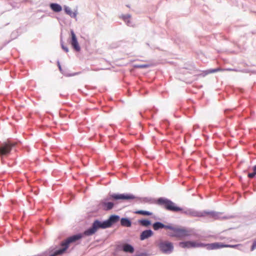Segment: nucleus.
Listing matches in <instances>:
<instances>
[{
  "mask_svg": "<svg viewBox=\"0 0 256 256\" xmlns=\"http://www.w3.org/2000/svg\"><path fill=\"white\" fill-rule=\"evenodd\" d=\"M120 220L118 216L112 215L106 221L101 222L98 220H95L92 227L86 230L84 234L86 236H91L94 234L100 228H106L111 226L112 225L118 222Z\"/></svg>",
  "mask_w": 256,
  "mask_h": 256,
  "instance_id": "f257e3e1",
  "label": "nucleus"
},
{
  "mask_svg": "<svg viewBox=\"0 0 256 256\" xmlns=\"http://www.w3.org/2000/svg\"><path fill=\"white\" fill-rule=\"evenodd\" d=\"M168 234L171 237H176L179 240H182L190 236L191 231L185 228L173 227L170 226Z\"/></svg>",
  "mask_w": 256,
  "mask_h": 256,
  "instance_id": "f03ea898",
  "label": "nucleus"
},
{
  "mask_svg": "<svg viewBox=\"0 0 256 256\" xmlns=\"http://www.w3.org/2000/svg\"><path fill=\"white\" fill-rule=\"evenodd\" d=\"M156 203L170 211L178 212L182 210L181 208L176 206L172 202L164 198H159Z\"/></svg>",
  "mask_w": 256,
  "mask_h": 256,
  "instance_id": "7ed1b4c3",
  "label": "nucleus"
},
{
  "mask_svg": "<svg viewBox=\"0 0 256 256\" xmlns=\"http://www.w3.org/2000/svg\"><path fill=\"white\" fill-rule=\"evenodd\" d=\"M14 142H6L2 144L0 147V154L2 156L6 155L10 152L12 147L16 145Z\"/></svg>",
  "mask_w": 256,
  "mask_h": 256,
  "instance_id": "20e7f679",
  "label": "nucleus"
},
{
  "mask_svg": "<svg viewBox=\"0 0 256 256\" xmlns=\"http://www.w3.org/2000/svg\"><path fill=\"white\" fill-rule=\"evenodd\" d=\"M179 246L184 248H198L204 246V245L201 243L196 242L194 241H186L180 242L178 244Z\"/></svg>",
  "mask_w": 256,
  "mask_h": 256,
  "instance_id": "39448f33",
  "label": "nucleus"
},
{
  "mask_svg": "<svg viewBox=\"0 0 256 256\" xmlns=\"http://www.w3.org/2000/svg\"><path fill=\"white\" fill-rule=\"evenodd\" d=\"M135 198V196L132 194H113L110 195L109 200H134Z\"/></svg>",
  "mask_w": 256,
  "mask_h": 256,
  "instance_id": "423d86ee",
  "label": "nucleus"
},
{
  "mask_svg": "<svg viewBox=\"0 0 256 256\" xmlns=\"http://www.w3.org/2000/svg\"><path fill=\"white\" fill-rule=\"evenodd\" d=\"M160 248L164 252H171L173 250L174 246L172 242H165L160 244Z\"/></svg>",
  "mask_w": 256,
  "mask_h": 256,
  "instance_id": "0eeeda50",
  "label": "nucleus"
},
{
  "mask_svg": "<svg viewBox=\"0 0 256 256\" xmlns=\"http://www.w3.org/2000/svg\"><path fill=\"white\" fill-rule=\"evenodd\" d=\"M70 32L72 36L71 44L76 51L78 52L80 50V48L78 45L76 34L72 30H71Z\"/></svg>",
  "mask_w": 256,
  "mask_h": 256,
  "instance_id": "6e6552de",
  "label": "nucleus"
},
{
  "mask_svg": "<svg viewBox=\"0 0 256 256\" xmlns=\"http://www.w3.org/2000/svg\"><path fill=\"white\" fill-rule=\"evenodd\" d=\"M100 206L104 210H108L112 209L114 204L112 202H106V200H104L100 202Z\"/></svg>",
  "mask_w": 256,
  "mask_h": 256,
  "instance_id": "1a4fd4ad",
  "label": "nucleus"
},
{
  "mask_svg": "<svg viewBox=\"0 0 256 256\" xmlns=\"http://www.w3.org/2000/svg\"><path fill=\"white\" fill-rule=\"evenodd\" d=\"M207 249L214 250L224 248V244L220 242H214L206 245Z\"/></svg>",
  "mask_w": 256,
  "mask_h": 256,
  "instance_id": "9d476101",
  "label": "nucleus"
},
{
  "mask_svg": "<svg viewBox=\"0 0 256 256\" xmlns=\"http://www.w3.org/2000/svg\"><path fill=\"white\" fill-rule=\"evenodd\" d=\"M153 234V232L150 230H148L143 231L140 235V240H144L146 239H147L152 236Z\"/></svg>",
  "mask_w": 256,
  "mask_h": 256,
  "instance_id": "9b49d317",
  "label": "nucleus"
},
{
  "mask_svg": "<svg viewBox=\"0 0 256 256\" xmlns=\"http://www.w3.org/2000/svg\"><path fill=\"white\" fill-rule=\"evenodd\" d=\"M170 226H166L160 222H156L153 224L152 227L155 230H157L160 228H166L170 230Z\"/></svg>",
  "mask_w": 256,
  "mask_h": 256,
  "instance_id": "f8f14e48",
  "label": "nucleus"
},
{
  "mask_svg": "<svg viewBox=\"0 0 256 256\" xmlns=\"http://www.w3.org/2000/svg\"><path fill=\"white\" fill-rule=\"evenodd\" d=\"M120 224L123 226L130 227L132 225V222L130 220L127 218H122L120 220Z\"/></svg>",
  "mask_w": 256,
  "mask_h": 256,
  "instance_id": "ddd939ff",
  "label": "nucleus"
},
{
  "mask_svg": "<svg viewBox=\"0 0 256 256\" xmlns=\"http://www.w3.org/2000/svg\"><path fill=\"white\" fill-rule=\"evenodd\" d=\"M50 8L55 12H60L62 10V6L58 4H50Z\"/></svg>",
  "mask_w": 256,
  "mask_h": 256,
  "instance_id": "4468645a",
  "label": "nucleus"
},
{
  "mask_svg": "<svg viewBox=\"0 0 256 256\" xmlns=\"http://www.w3.org/2000/svg\"><path fill=\"white\" fill-rule=\"evenodd\" d=\"M123 250L125 252L133 253L134 252V248L129 244H125L123 246Z\"/></svg>",
  "mask_w": 256,
  "mask_h": 256,
  "instance_id": "2eb2a0df",
  "label": "nucleus"
},
{
  "mask_svg": "<svg viewBox=\"0 0 256 256\" xmlns=\"http://www.w3.org/2000/svg\"><path fill=\"white\" fill-rule=\"evenodd\" d=\"M64 10L66 13L68 14L72 18H75L76 16V14L74 12H72L70 8L68 6H64Z\"/></svg>",
  "mask_w": 256,
  "mask_h": 256,
  "instance_id": "dca6fc26",
  "label": "nucleus"
},
{
  "mask_svg": "<svg viewBox=\"0 0 256 256\" xmlns=\"http://www.w3.org/2000/svg\"><path fill=\"white\" fill-rule=\"evenodd\" d=\"M135 213L136 214H142L144 216H151L152 214V212H150L142 210H137L135 212Z\"/></svg>",
  "mask_w": 256,
  "mask_h": 256,
  "instance_id": "f3484780",
  "label": "nucleus"
},
{
  "mask_svg": "<svg viewBox=\"0 0 256 256\" xmlns=\"http://www.w3.org/2000/svg\"><path fill=\"white\" fill-rule=\"evenodd\" d=\"M139 223L144 226H148L150 224V220H142L139 221Z\"/></svg>",
  "mask_w": 256,
  "mask_h": 256,
  "instance_id": "a211bd4d",
  "label": "nucleus"
},
{
  "mask_svg": "<svg viewBox=\"0 0 256 256\" xmlns=\"http://www.w3.org/2000/svg\"><path fill=\"white\" fill-rule=\"evenodd\" d=\"M252 170V172L248 174V177L250 178H253L256 175V166L253 167Z\"/></svg>",
  "mask_w": 256,
  "mask_h": 256,
  "instance_id": "6ab92c4d",
  "label": "nucleus"
},
{
  "mask_svg": "<svg viewBox=\"0 0 256 256\" xmlns=\"http://www.w3.org/2000/svg\"><path fill=\"white\" fill-rule=\"evenodd\" d=\"M150 66V64H138V65H135L134 68H148Z\"/></svg>",
  "mask_w": 256,
  "mask_h": 256,
  "instance_id": "aec40b11",
  "label": "nucleus"
},
{
  "mask_svg": "<svg viewBox=\"0 0 256 256\" xmlns=\"http://www.w3.org/2000/svg\"><path fill=\"white\" fill-rule=\"evenodd\" d=\"M220 70V69L219 68H216V69L210 70H209L208 72L209 73H213V72H218Z\"/></svg>",
  "mask_w": 256,
  "mask_h": 256,
  "instance_id": "412c9836",
  "label": "nucleus"
},
{
  "mask_svg": "<svg viewBox=\"0 0 256 256\" xmlns=\"http://www.w3.org/2000/svg\"><path fill=\"white\" fill-rule=\"evenodd\" d=\"M256 248V240L254 242L251 248V250H254Z\"/></svg>",
  "mask_w": 256,
  "mask_h": 256,
  "instance_id": "4be33fe9",
  "label": "nucleus"
},
{
  "mask_svg": "<svg viewBox=\"0 0 256 256\" xmlns=\"http://www.w3.org/2000/svg\"><path fill=\"white\" fill-rule=\"evenodd\" d=\"M224 248H236L238 246V245H230V244H224Z\"/></svg>",
  "mask_w": 256,
  "mask_h": 256,
  "instance_id": "5701e85b",
  "label": "nucleus"
},
{
  "mask_svg": "<svg viewBox=\"0 0 256 256\" xmlns=\"http://www.w3.org/2000/svg\"><path fill=\"white\" fill-rule=\"evenodd\" d=\"M62 48L66 52H68V48L66 47V46H65L64 44H62Z\"/></svg>",
  "mask_w": 256,
  "mask_h": 256,
  "instance_id": "b1692460",
  "label": "nucleus"
},
{
  "mask_svg": "<svg viewBox=\"0 0 256 256\" xmlns=\"http://www.w3.org/2000/svg\"><path fill=\"white\" fill-rule=\"evenodd\" d=\"M58 66L60 70H61L62 68H61V66L59 62H58Z\"/></svg>",
  "mask_w": 256,
  "mask_h": 256,
  "instance_id": "393cba45",
  "label": "nucleus"
}]
</instances>
